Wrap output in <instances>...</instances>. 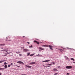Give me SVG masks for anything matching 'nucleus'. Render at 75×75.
Segmentation results:
<instances>
[{"instance_id": "24", "label": "nucleus", "mask_w": 75, "mask_h": 75, "mask_svg": "<svg viewBox=\"0 0 75 75\" xmlns=\"http://www.w3.org/2000/svg\"><path fill=\"white\" fill-rule=\"evenodd\" d=\"M49 61H50V60H46V62H49Z\"/></svg>"}, {"instance_id": "28", "label": "nucleus", "mask_w": 75, "mask_h": 75, "mask_svg": "<svg viewBox=\"0 0 75 75\" xmlns=\"http://www.w3.org/2000/svg\"><path fill=\"white\" fill-rule=\"evenodd\" d=\"M42 62H46V60L43 61H42Z\"/></svg>"}, {"instance_id": "52", "label": "nucleus", "mask_w": 75, "mask_h": 75, "mask_svg": "<svg viewBox=\"0 0 75 75\" xmlns=\"http://www.w3.org/2000/svg\"><path fill=\"white\" fill-rule=\"evenodd\" d=\"M2 48V49H3V48Z\"/></svg>"}, {"instance_id": "12", "label": "nucleus", "mask_w": 75, "mask_h": 75, "mask_svg": "<svg viewBox=\"0 0 75 75\" xmlns=\"http://www.w3.org/2000/svg\"><path fill=\"white\" fill-rule=\"evenodd\" d=\"M5 69L4 68H0V70H4Z\"/></svg>"}, {"instance_id": "7", "label": "nucleus", "mask_w": 75, "mask_h": 75, "mask_svg": "<svg viewBox=\"0 0 75 75\" xmlns=\"http://www.w3.org/2000/svg\"><path fill=\"white\" fill-rule=\"evenodd\" d=\"M34 42H36L37 44H39V42L36 40H34Z\"/></svg>"}, {"instance_id": "30", "label": "nucleus", "mask_w": 75, "mask_h": 75, "mask_svg": "<svg viewBox=\"0 0 75 75\" xmlns=\"http://www.w3.org/2000/svg\"><path fill=\"white\" fill-rule=\"evenodd\" d=\"M19 55L21 57V56H22V54H19Z\"/></svg>"}, {"instance_id": "33", "label": "nucleus", "mask_w": 75, "mask_h": 75, "mask_svg": "<svg viewBox=\"0 0 75 75\" xmlns=\"http://www.w3.org/2000/svg\"><path fill=\"white\" fill-rule=\"evenodd\" d=\"M13 65V63H12L11 64V65Z\"/></svg>"}, {"instance_id": "2", "label": "nucleus", "mask_w": 75, "mask_h": 75, "mask_svg": "<svg viewBox=\"0 0 75 75\" xmlns=\"http://www.w3.org/2000/svg\"><path fill=\"white\" fill-rule=\"evenodd\" d=\"M17 63L18 64H23L24 65V63L21 61H18L17 62Z\"/></svg>"}, {"instance_id": "51", "label": "nucleus", "mask_w": 75, "mask_h": 75, "mask_svg": "<svg viewBox=\"0 0 75 75\" xmlns=\"http://www.w3.org/2000/svg\"><path fill=\"white\" fill-rule=\"evenodd\" d=\"M41 43H42V42H40V44H41Z\"/></svg>"}, {"instance_id": "10", "label": "nucleus", "mask_w": 75, "mask_h": 75, "mask_svg": "<svg viewBox=\"0 0 75 75\" xmlns=\"http://www.w3.org/2000/svg\"><path fill=\"white\" fill-rule=\"evenodd\" d=\"M30 64H36V62H32L30 63Z\"/></svg>"}, {"instance_id": "15", "label": "nucleus", "mask_w": 75, "mask_h": 75, "mask_svg": "<svg viewBox=\"0 0 75 75\" xmlns=\"http://www.w3.org/2000/svg\"><path fill=\"white\" fill-rule=\"evenodd\" d=\"M4 67L5 68H7V65H5Z\"/></svg>"}, {"instance_id": "44", "label": "nucleus", "mask_w": 75, "mask_h": 75, "mask_svg": "<svg viewBox=\"0 0 75 75\" xmlns=\"http://www.w3.org/2000/svg\"><path fill=\"white\" fill-rule=\"evenodd\" d=\"M1 75V73H0V75Z\"/></svg>"}, {"instance_id": "46", "label": "nucleus", "mask_w": 75, "mask_h": 75, "mask_svg": "<svg viewBox=\"0 0 75 75\" xmlns=\"http://www.w3.org/2000/svg\"><path fill=\"white\" fill-rule=\"evenodd\" d=\"M51 50H52H52H53V49H51Z\"/></svg>"}, {"instance_id": "11", "label": "nucleus", "mask_w": 75, "mask_h": 75, "mask_svg": "<svg viewBox=\"0 0 75 75\" xmlns=\"http://www.w3.org/2000/svg\"><path fill=\"white\" fill-rule=\"evenodd\" d=\"M42 47H48V45H42Z\"/></svg>"}, {"instance_id": "8", "label": "nucleus", "mask_w": 75, "mask_h": 75, "mask_svg": "<svg viewBox=\"0 0 75 75\" xmlns=\"http://www.w3.org/2000/svg\"><path fill=\"white\" fill-rule=\"evenodd\" d=\"M7 53H5V55H2V56H3L4 57L5 56H7V54H10V53H8V52H7Z\"/></svg>"}, {"instance_id": "42", "label": "nucleus", "mask_w": 75, "mask_h": 75, "mask_svg": "<svg viewBox=\"0 0 75 75\" xmlns=\"http://www.w3.org/2000/svg\"><path fill=\"white\" fill-rule=\"evenodd\" d=\"M23 38H24V37H25V36H23Z\"/></svg>"}, {"instance_id": "9", "label": "nucleus", "mask_w": 75, "mask_h": 75, "mask_svg": "<svg viewBox=\"0 0 75 75\" xmlns=\"http://www.w3.org/2000/svg\"><path fill=\"white\" fill-rule=\"evenodd\" d=\"M39 50H44V49L43 48L40 47L39 48Z\"/></svg>"}, {"instance_id": "3", "label": "nucleus", "mask_w": 75, "mask_h": 75, "mask_svg": "<svg viewBox=\"0 0 75 75\" xmlns=\"http://www.w3.org/2000/svg\"><path fill=\"white\" fill-rule=\"evenodd\" d=\"M29 51V50H28L27 49H24L23 50V52H27V51Z\"/></svg>"}, {"instance_id": "40", "label": "nucleus", "mask_w": 75, "mask_h": 75, "mask_svg": "<svg viewBox=\"0 0 75 75\" xmlns=\"http://www.w3.org/2000/svg\"><path fill=\"white\" fill-rule=\"evenodd\" d=\"M73 63H74V64H75V62H73Z\"/></svg>"}, {"instance_id": "41", "label": "nucleus", "mask_w": 75, "mask_h": 75, "mask_svg": "<svg viewBox=\"0 0 75 75\" xmlns=\"http://www.w3.org/2000/svg\"><path fill=\"white\" fill-rule=\"evenodd\" d=\"M64 58H67V56H65Z\"/></svg>"}, {"instance_id": "43", "label": "nucleus", "mask_w": 75, "mask_h": 75, "mask_svg": "<svg viewBox=\"0 0 75 75\" xmlns=\"http://www.w3.org/2000/svg\"><path fill=\"white\" fill-rule=\"evenodd\" d=\"M43 66L44 67H45V66H44V65H43Z\"/></svg>"}, {"instance_id": "19", "label": "nucleus", "mask_w": 75, "mask_h": 75, "mask_svg": "<svg viewBox=\"0 0 75 75\" xmlns=\"http://www.w3.org/2000/svg\"><path fill=\"white\" fill-rule=\"evenodd\" d=\"M29 53H27V56H28V55H30V52H29Z\"/></svg>"}, {"instance_id": "29", "label": "nucleus", "mask_w": 75, "mask_h": 75, "mask_svg": "<svg viewBox=\"0 0 75 75\" xmlns=\"http://www.w3.org/2000/svg\"><path fill=\"white\" fill-rule=\"evenodd\" d=\"M4 65H5V64H7V63H6V62H5L4 63Z\"/></svg>"}, {"instance_id": "18", "label": "nucleus", "mask_w": 75, "mask_h": 75, "mask_svg": "<svg viewBox=\"0 0 75 75\" xmlns=\"http://www.w3.org/2000/svg\"><path fill=\"white\" fill-rule=\"evenodd\" d=\"M47 66L49 65V66H50V67H51V65H52V64H47Z\"/></svg>"}, {"instance_id": "48", "label": "nucleus", "mask_w": 75, "mask_h": 75, "mask_svg": "<svg viewBox=\"0 0 75 75\" xmlns=\"http://www.w3.org/2000/svg\"><path fill=\"white\" fill-rule=\"evenodd\" d=\"M8 41H11L10 40H9Z\"/></svg>"}, {"instance_id": "49", "label": "nucleus", "mask_w": 75, "mask_h": 75, "mask_svg": "<svg viewBox=\"0 0 75 75\" xmlns=\"http://www.w3.org/2000/svg\"><path fill=\"white\" fill-rule=\"evenodd\" d=\"M17 65H16V66H17Z\"/></svg>"}, {"instance_id": "25", "label": "nucleus", "mask_w": 75, "mask_h": 75, "mask_svg": "<svg viewBox=\"0 0 75 75\" xmlns=\"http://www.w3.org/2000/svg\"><path fill=\"white\" fill-rule=\"evenodd\" d=\"M50 67V66H45V67H46V68H47V67Z\"/></svg>"}, {"instance_id": "45", "label": "nucleus", "mask_w": 75, "mask_h": 75, "mask_svg": "<svg viewBox=\"0 0 75 75\" xmlns=\"http://www.w3.org/2000/svg\"><path fill=\"white\" fill-rule=\"evenodd\" d=\"M39 51H41V50H39Z\"/></svg>"}, {"instance_id": "32", "label": "nucleus", "mask_w": 75, "mask_h": 75, "mask_svg": "<svg viewBox=\"0 0 75 75\" xmlns=\"http://www.w3.org/2000/svg\"><path fill=\"white\" fill-rule=\"evenodd\" d=\"M51 64H55V62H52L51 63Z\"/></svg>"}, {"instance_id": "35", "label": "nucleus", "mask_w": 75, "mask_h": 75, "mask_svg": "<svg viewBox=\"0 0 75 75\" xmlns=\"http://www.w3.org/2000/svg\"><path fill=\"white\" fill-rule=\"evenodd\" d=\"M17 67L18 68H20V66H17Z\"/></svg>"}, {"instance_id": "1", "label": "nucleus", "mask_w": 75, "mask_h": 75, "mask_svg": "<svg viewBox=\"0 0 75 75\" xmlns=\"http://www.w3.org/2000/svg\"><path fill=\"white\" fill-rule=\"evenodd\" d=\"M66 69H72V67L71 66H68L66 67Z\"/></svg>"}, {"instance_id": "36", "label": "nucleus", "mask_w": 75, "mask_h": 75, "mask_svg": "<svg viewBox=\"0 0 75 75\" xmlns=\"http://www.w3.org/2000/svg\"><path fill=\"white\" fill-rule=\"evenodd\" d=\"M67 75H69V73H67Z\"/></svg>"}, {"instance_id": "47", "label": "nucleus", "mask_w": 75, "mask_h": 75, "mask_svg": "<svg viewBox=\"0 0 75 75\" xmlns=\"http://www.w3.org/2000/svg\"><path fill=\"white\" fill-rule=\"evenodd\" d=\"M71 50H74V49H71Z\"/></svg>"}, {"instance_id": "23", "label": "nucleus", "mask_w": 75, "mask_h": 75, "mask_svg": "<svg viewBox=\"0 0 75 75\" xmlns=\"http://www.w3.org/2000/svg\"><path fill=\"white\" fill-rule=\"evenodd\" d=\"M8 51V50H6V49H5V51L6 52H7Z\"/></svg>"}, {"instance_id": "17", "label": "nucleus", "mask_w": 75, "mask_h": 75, "mask_svg": "<svg viewBox=\"0 0 75 75\" xmlns=\"http://www.w3.org/2000/svg\"><path fill=\"white\" fill-rule=\"evenodd\" d=\"M34 54H32L30 55V57H32L33 56H34Z\"/></svg>"}, {"instance_id": "13", "label": "nucleus", "mask_w": 75, "mask_h": 75, "mask_svg": "<svg viewBox=\"0 0 75 75\" xmlns=\"http://www.w3.org/2000/svg\"><path fill=\"white\" fill-rule=\"evenodd\" d=\"M1 45V46H3L4 45H5V44H0V46Z\"/></svg>"}, {"instance_id": "14", "label": "nucleus", "mask_w": 75, "mask_h": 75, "mask_svg": "<svg viewBox=\"0 0 75 75\" xmlns=\"http://www.w3.org/2000/svg\"><path fill=\"white\" fill-rule=\"evenodd\" d=\"M16 54H20V53H21V52H16Z\"/></svg>"}, {"instance_id": "38", "label": "nucleus", "mask_w": 75, "mask_h": 75, "mask_svg": "<svg viewBox=\"0 0 75 75\" xmlns=\"http://www.w3.org/2000/svg\"><path fill=\"white\" fill-rule=\"evenodd\" d=\"M27 43L30 44V42H27Z\"/></svg>"}, {"instance_id": "39", "label": "nucleus", "mask_w": 75, "mask_h": 75, "mask_svg": "<svg viewBox=\"0 0 75 75\" xmlns=\"http://www.w3.org/2000/svg\"><path fill=\"white\" fill-rule=\"evenodd\" d=\"M59 50H60V51H61V50H62L61 49H60Z\"/></svg>"}, {"instance_id": "34", "label": "nucleus", "mask_w": 75, "mask_h": 75, "mask_svg": "<svg viewBox=\"0 0 75 75\" xmlns=\"http://www.w3.org/2000/svg\"><path fill=\"white\" fill-rule=\"evenodd\" d=\"M67 59H69V58L68 57H67Z\"/></svg>"}, {"instance_id": "22", "label": "nucleus", "mask_w": 75, "mask_h": 75, "mask_svg": "<svg viewBox=\"0 0 75 75\" xmlns=\"http://www.w3.org/2000/svg\"><path fill=\"white\" fill-rule=\"evenodd\" d=\"M29 48H33V46L31 45V46H29Z\"/></svg>"}, {"instance_id": "50", "label": "nucleus", "mask_w": 75, "mask_h": 75, "mask_svg": "<svg viewBox=\"0 0 75 75\" xmlns=\"http://www.w3.org/2000/svg\"><path fill=\"white\" fill-rule=\"evenodd\" d=\"M38 55H40V54H38Z\"/></svg>"}, {"instance_id": "26", "label": "nucleus", "mask_w": 75, "mask_h": 75, "mask_svg": "<svg viewBox=\"0 0 75 75\" xmlns=\"http://www.w3.org/2000/svg\"><path fill=\"white\" fill-rule=\"evenodd\" d=\"M54 75H58V73H55Z\"/></svg>"}, {"instance_id": "6", "label": "nucleus", "mask_w": 75, "mask_h": 75, "mask_svg": "<svg viewBox=\"0 0 75 75\" xmlns=\"http://www.w3.org/2000/svg\"><path fill=\"white\" fill-rule=\"evenodd\" d=\"M53 71H55V72H57V71H58V70L56 68H54L53 69Z\"/></svg>"}, {"instance_id": "21", "label": "nucleus", "mask_w": 75, "mask_h": 75, "mask_svg": "<svg viewBox=\"0 0 75 75\" xmlns=\"http://www.w3.org/2000/svg\"><path fill=\"white\" fill-rule=\"evenodd\" d=\"M6 49H5L4 50H1V51H6Z\"/></svg>"}, {"instance_id": "37", "label": "nucleus", "mask_w": 75, "mask_h": 75, "mask_svg": "<svg viewBox=\"0 0 75 75\" xmlns=\"http://www.w3.org/2000/svg\"><path fill=\"white\" fill-rule=\"evenodd\" d=\"M8 67H10V65H8Z\"/></svg>"}, {"instance_id": "27", "label": "nucleus", "mask_w": 75, "mask_h": 75, "mask_svg": "<svg viewBox=\"0 0 75 75\" xmlns=\"http://www.w3.org/2000/svg\"><path fill=\"white\" fill-rule=\"evenodd\" d=\"M41 55H36V56H37V57H40V56H41Z\"/></svg>"}, {"instance_id": "20", "label": "nucleus", "mask_w": 75, "mask_h": 75, "mask_svg": "<svg viewBox=\"0 0 75 75\" xmlns=\"http://www.w3.org/2000/svg\"><path fill=\"white\" fill-rule=\"evenodd\" d=\"M5 61V60H3L2 61H0V63H2V62H4Z\"/></svg>"}, {"instance_id": "4", "label": "nucleus", "mask_w": 75, "mask_h": 75, "mask_svg": "<svg viewBox=\"0 0 75 75\" xmlns=\"http://www.w3.org/2000/svg\"><path fill=\"white\" fill-rule=\"evenodd\" d=\"M25 67H27V68H30L32 67L29 66V65H26L25 66Z\"/></svg>"}, {"instance_id": "31", "label": "nucleus", "mask_w": 75, "mask_h": 75, "mask_svg": "<svg viewBox=\"0 0 75 75\" xmlns=\"http://www.w3.org/2000/svg\"><path fill=\"white\" fill-rule=\"evenodd\" d=\"M58 68H61V67L59 66H58Z\"/></svg>"}, {"instance_id": "16", "label": "nucleus", "mask_w": 75, "mask_h": 75, "mask_svg": "<svg viewBox=\"0 0 75 75\" xmlns=\"http://www.w3.org/2000/svg\"><path fill=\"white\" fill-rule=\"evenodd\" d=\"M70 59L71 60H72V61H75V59H74V58H71Z\"/></svg>"}, {"instance_id": "5", "label": "nucleus", "mask_w": 75, "mask_h": 75, "mask_svg": "<svg viewBox=\"0 0 75 75\" xmlns=\"http://www.w3.org/2000/svg\"><path fill=\"white\" fill-rule=\"evenodd\" d=\"M48 47H50V49H52L53 47L51 46V45H48Z\"/></svg>"}]
</instances>
